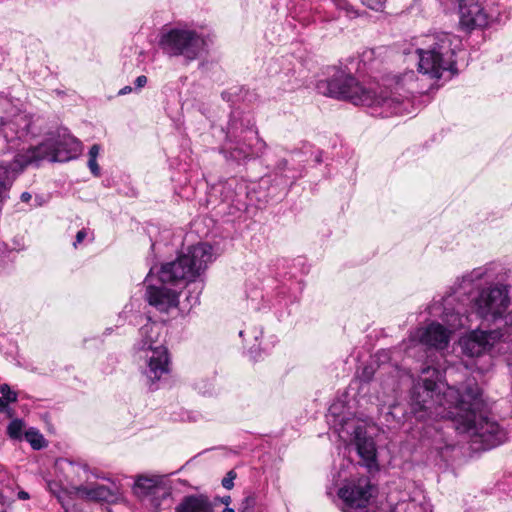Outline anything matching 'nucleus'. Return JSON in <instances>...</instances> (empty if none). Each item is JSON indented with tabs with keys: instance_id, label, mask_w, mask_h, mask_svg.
Here are the masks:
<instances>
[{
	"instance_id": "32",
	"label": "nucleus",
	"mask_w": 512,
	"mask_h": 512,
	"mask_svg": "<svg viewBox=\"0 0 512 512\" xmlns=\"http://www.w3.org/2000/svg\"><path fill=\"white\" fill-rule=\"evenodd\" d=\"M373 370L369 367H365L361 374V379L364 381H369L372 378Z\"/></svg>"
},
{
	"instance_id": "44",
	"label": "nucleus",
	"mask_w": 512,
	"mask_h": 512,
	"mask_svg": "<svg viewBox=\"0 0 512 512\" xmlns=\"http://www.w3.org/2000/svg\"><path fill=\"white\" fill-rule=\"evenodd\" d=\"M233 196L230 195V196H225V200H232Z\"/></svg>"
},
{
	"instance_id": "18",
	"label": "nucleus",
	"mask_w": 512,
	"mask_h": 512,
	"mask_svg": "<svg viewBox=\"0 0 512 512\" xmlns=\"http://www.w3.org/2000/svg\"><path fill=\"white\" fill-rule=\"evenodd\" d=\"M459 345L466 357L477 359L480 356V325H477L469 334L461 337Z\"/></svg>"
},
{
	"instance_id": "41",
	"label": "nucleus",
	"mask_w": 512,
	"mask_h": 512,
	"mask_svg": "<svg viewBox=\"0 0 512 512\" xmlns=\"http://www.w3.org/2000/svg\"><path fill=\"white\" fill-rule=\"evenodd\" d=\"M404 77L409 78V79H412V78L414 77V72H413V71H410V72L406 73V74L404 75Z\"/></svg>"
},
{
	"instance_id": "11",
	"label": "nucleus",
	"mask_w": 512,
	"mask_h": 512,
	"mask_svg": "<svg viewBox=\"0 0 512 512\" xmlns=\"http://www.w3.org/2000/svg\"><path fill=\"white\" fill-rule=\"evenodd\" d=\"M144 365L142 374L151 390L158 388L157 383L163 380L171 371V361L166 346L159 345L157 348L148 349L143 352Z\"/></svg>"
},
{
	"instance_id": "8",
	"label": "nucleus",
	"mask_w": 512,
	"mask_h": 512,
	"mask_svg": "<svg viewBox=\"0 0 512 512\" xmlns=\"http://www.w3.org/2000/svg\"><path fill=\"white\" fill-rule=\"evenodd\" d=\"M456 37L441 32L432 36V43L428 49H418L419 72L428 75L430 78L439 79L444 72L451 71L454 66L452 59V42Z\"/></svg>"
},
{
	"instance_id": "46",
	"label": "nucleus",
	"mask_w": 512,
	"mask_h": 512,
	"mask_svg": "<svg viewBox=\"0 0 512 512\" xmlns=\"http://www.w3.org/2000/svg\"><path fill=\"white\" fill-rule=\"evenodd\" d=\"M507 496L512 497V493H511V494H510V493H508V494H507Z\"/></svg>"
},
{
	"instance_id": "28",
	"label": "nucleus",
	"mask_w": 512,
	"mask_h": 512,
	"mask_svg": "<svg viewBox=\"0 0 512 512\" xmlns=\"http://www.w3.org/2000/svg\"><path fill=\"white\" fill-rule=\"evenodd\" d=\"M361 2L372 10L380 11L384 7L386 0H361Z\"/></svg>"
},
{
	"instance_id": "13",
	"label": "nucleus",
	"mask_w": 512,
	"mask_h": 512,
	"mask_svg": "<svg viewBox=\"0 0 512 512\" xmlns=\"http://www.w3.org/2000/svg\"><path fill=\"white\" fill-rule=\"evenodd\" d=\"M74 489L82 498L92 501L113 502L120 495V487L115 482H111L109 486L100 484L78 485Z\"/></svg>"
},
{
	"instance_id": "23",
	"label": "nucleus",
	"mask_w": 512,
	"mask_h": 512,
	"mask_svg": "<svg viewBox=\"0 0 512 512\" xmlns=\"http://www.w3.org/2000/svg\"><path fill=\"white\" fill-rule=\"evenodd\" d=\"M67 464V470L68 472L74 473L78 476L79 480H81L83 477L87 478L88 474V467L85 464H76L71 461H66Z\"/></svg>"
},
{
	"instance_id": "10",
	"label": "nucleus",
	"mask_w": 512,
	"mask_h": 512,
	"mask_svg": "<svg viewBox=\"0 0 512 512\" xmlns=\"http://www.w3.org/2000/svg\"><path fill=\"white\" fill-rule=\"evenodd\" d=\"M495 402L487 403L482 397V452L495 449L509 440V430L492 413Z\"/></svg>"
},
{
	"instance_id": "17",
	"label": "nucleus",
	"mask_w": 512,
	"mask_h": 512,
	"mask_svg": "<svg viewBox=\"0 0 512 512\" xmlns=\"http://www.w3.org/2000/svg\"><path fill=\"white\" fill-rule=\"evenodd\" d=\"M176 512H213L212 505L207 497L186 496L175 508Z\"/></svg>"
},
{
	"instance_id": "14",
	"label": "nucleus",
	"mask_w": 512,
	"mask_h": 512,
	"mask_svg": "<svg viewBox=\"0 0 512 512\" xmlns=\"http://www.w3.org/2000/svg\"><path fill=\"white\" fill-rule=\"evenodd\" d=\"M482 28L504 24L509 18L508 0L482 1Z\"/></svg>"
},
{
	"instance_id": "35",
	"label": "nucleus",
	"mask_w": 512,
	"mask_h": 512,
	"mask_svg": "<svg viewBox=\"0 0 512 512\" xmlns=\"http://www.w3.org/2000/svg\"><path fill=\"white\" fill-rule=\"evenodd\" d=\"M512 483V479H509V483H498L497 490L502 493H506V485H510Z\"/></svg>"
},
{
	"instance_id": "20",
	"label": "nucleus",
	"mask_w": 512,
	"mask_h": 512,
	"mask_svg": "<svg viewBox=\"0 0 512 512\" xmlns=\"http://www.w3.org/2000/svg\"><path fill=\"white\" fill-rule=\"evenodd\" d=\"M25 439L30 443L33 449L40 450L46 446V441L43 435L36 429L30 428L25 434Z\"/></svg>"
},
{
	"instance_id": "45",
	"label": "nucleus",
	"mask_w": 512,
	"mask_h": 512,
	"mask_svg": "<svg viewBox=\"0 0 512 512\" xmlns=\"http://www.w3.org/2000/svg\"><path fill=\"white\" fill-rule=\"evenodd\" d=\"M243 335H244V331H243V330H241V331L239 332V336H240V337H243Z\"/></svg>"
},
{
	"instance_id": "5",
	"label": "nucleus",
	"mask_w": 512,
	"mask_h": 512,
	"mask_svg": "<svg viewBox=\"0 0 512 512\" xmlns=\"http://www.w3.org/2000/svg\"><path fill=\"white\" fill-rule=\"evenodd\" d=\"M266 143L259 137L258 131L249 119L233 113L225 131V141L219 152L227 161L242 163L260 156Z\"/></svg>"
},
{
	"instance_id": "26",
	"label": "nucleus",
	"mask_w": 512,
	"mask_h": 512,
	"mask_svg": "<svg viewBox=\"0 0 512 512\" xmlns=\"http://www.w3.org/2000/svg\"><path fill=\"white\" fill-rule=\"evenodd\" d=\"M0 393L2 394V398H4L9 404L17 401V393L12 391L7 384L0 386Z\"/></svg>"
},
{
	"instance_id": "27",
	"label": "nucleus",
	"mask_w": 512,
	"mask_h": 512,
	"mask_svg": "<svg viewBox=\"0 0 512 512\" xmlns=\"http://www.w3.org/2000/svg\"><path fill=\"white\" fill-rule=\"evenodd\" d=\"M85 239L92 240L93 234L89 231V229L83 228L77 232L75 241L73 243L74 247H77L79 244L83 243Z\"/></svg>"
},
{
	"instance_id": "1",
	"label": "nucleus",
	"mask_w": 512,
	"mask_h": 512,
	"mask_svg": "<svg viewBox=\"0 0 512 512\" xmlns=\"http://www.w3.org/2000/svg\"><path fill=\"white\" fill-rule=\"evenodd\" d=\"M31 118L25 114H17L8 120H1L0 135L9 145L10 149L21 150L14 161L9 163L15 168L14 178L30 164H37L41 160L51 162H66L75 158L81 150V142L67 132L59 130L57 137H50L37 146H29L27 149L22 144L28 143L35 134L30 130Z\"/></svg>"
},
{
	"instance_id": "40",
	"label": "nucleus",
	"mask_w": 512,
	"mask_h": 512,
	"mask_svg": "<svg viewBox=\"0 0 512 512\" xmlns=\"http://www.w3.org/2000/svg\"><path fill=\"white\" fill-rule=\"evenodd\" d=\"M223 189H228V190H231L232 189V182H226L223 186H222Z\"/></svg>"
},
{
	"instance_id": "24",
	"label": "nucleus",
	"mask_w": 512,
	"mask_h": 512,
	"mask_svg": "<svg viewBox=\"0 0 512 512\" xmlns=\"http://www.w3.org/2000/svg\"><path fill=\"white\" fill-rule=\"evenodd\" d=\"M256 505V497L254 494H247L241 501L238 512H253Z\"/></svg>"
},
{
	"instance_id": "15",
	"label": "nucleus",
	"mask_w": 512,
	"mask_h": 512,
	"mask_svg": "<svg viewBox=\"0 0 512 512\" xmlns=\"http://www.w3.org/2000/svg\"><path fill=\"white\" fill-rule=\"evenodd\" d=\"M162 330L161 324L148 320L139 330L138 349L144 352L163 345L160 339Z\"/></svg>"
},
{
	"instance_id": "38",
	"label": "nucleus",
	"mask_w": 512,
	"mask_h": 512,
	"mask_svg": "<svg viewBox=\"0 0 512 512\" xmlns=\"http://www.w3.org/2000/svg\"><path fill=\"white\" fill-rule=\"evenodd\" d=\"M18 498L21 499V500H27L30 498L29 494L25 491H20L18 493Z\"/></svg>"
},
{
	"instance_id": "31",
	"label": "nucleus",
	"mask_w": 512,
	"mask_h": 512,
	"mask_svg": "<svg viewBox=\"0 0 512 512\" xmlns=\"http://www.w3.org/2000/svg\"><path fill=\"white\" fill-rule=\"evenodd\" d=\"M0 413H6V415L11 418L13 416V411L9 408V403L0 397Z\"/></svg>"
},
{
	"instance_id": "29",
	"label": "nucleus",
	"mask_w": 512,
	"mask_h": 512,
	"mask_svg": "<svg viewBox=\"0 0 512 512\" xmlns=\"http://www.w3.org/2000/svg\"><path fill=\"white\" fill-rule=\"evenodd\" d=\"M155 485L154 481L152 479H149L147 477H139L135 483V488H143L145 490L151 489Z\"/></svg>"
},
{
	"instance_id": "2",
	"label": "nucleus",
	"mask_w": 512,
	"mask_h": 512,
	"mask_svg": "<svg viewBox=\"0 0 512 512\" xmlns=\"http://www.w3.org/2000/svg\"><path fill=\"white\" fill-rule=\"evenodd\" d=\"M212 247L207 243H199L190 247L187 253L179 256L176 260L165 263L158 271L160 285L148 284L145 298L149 305L160 312H168L178 305V292L176 289L168 288L165 285L183 286L189 284V288L196 291L194 296L187 297L191 304H196L202 290V284L195 282L198 277L212 262Z\"/></svg>"
},
{
	"instance_id": "36",
	"label": "nucleus",
	"mask_w": 512,
	"mask_h": 512,
	"mask_svg": "<svg viewBox=\"0 0 512 512\" xmlns=\"http://www.w3.org/2000/svg\"><path fill=\"white\" fill-rule=\"evenodd\" d=\"M32 196L29 192H23L20 196V199L22 202H29L31 200Z\"/></svg>"
},
{
	"instance_id": "9",
	"label": "nucleus",
	"mask_w": 512,
	"mask_h": 512,
	"mask_svg": "<svg viewBox=\"0 0 512 512\" xmlns=\"http://www.w3.org/2000/svg\"><path fill=\"white\" fill-rule=\"evenodd\" d=\"M339 437L345 442H353L357 453L364 465L373 469L377 467L376 446L374 440L368 437L363 424L355 420L345 421L338 430Z\"/></svg>"
},
{
	"instance_id": "21",
	"label": "nucleus",
	"mask_w": 512,
	"mask_h": 512,
	"mask_svg": "<svg viewBox=\"0 0 512 512\" xmlns=\"http://www.w3.org/2000/svg\"><path fill=\"white\" fill-rule=\"evenodd\" d=\"M100 150V145L94 144L91 146L88 152V167L91 173L96 177L100 176V167L97 163V157L100 153Z\"/></svg>"
},
{
	"instance_id": "42",
	"label": "nucleus",
	"mask_w": 512,
	"mask_h": 512,
	"mask_svg": "<svg viewBox=\"0 0 512 512\" xmlns=\"http://www.w3.org/2000/svg\"><path fill=\"white\" fill-rule=\"evenodd\" d=\"M222 512H235V511L232 508L226 507V508L223 509Z\"/></svg>"
},
{
	"instance_id": "30",
	"label": "nucleus",
	"mask_w": 512,
	"mask_h": 512,
	"mask_svg": "<svg viewBox=\"0 0 512 512\" xmlns=\"http://www.w3.org/2000/svg\"><path fill=\"white\" fill-rule=\"evenodd\" d=\"M236 478V473L234 471H229L226 476L222 479V486L225 489H232L234 486V479Z\"/></svg>"
},
{
	"instance_id": "4",
	"label": "nucleus",
	"mask_w": 512,
	"mask_h": 512,
	"mask_svg": "<svg viewBox=\"0 0 512 512\" xmlns=\"http://www.w3.org/2000/svg\"><path fill=\"white\" fill-rule=\"evenodd\" d=\"M437 389V384L431 380H425L423 384V393L431 398L420 400V394L413 399V412L420 420L426 418L449 419L453 422L455 429L459 433L476 432V414L477 401L468 402L461 398L460 393L453 387H447L443 392L436 394L434 400L433 393Z\"/></svg>"
},
{
	"instance_id": "43",
	"label": "nucleus",
	"mask_w": 512,
	"mask_h": 512,
	"mask_svg": "<svg viewBox=\"0 0 512 512\" xmlns=\"http://www.w3.org/2000/svg\"><path fill=\"white\" fill-rule=\"evenodd\" d=\"M152 272H153V268H151V269H150V273L147 275L146 280H145L146 282H148V281H149V277H150V274H151Z\"/></svg>"
},
{
	"instance_id": "39",
	"label": "nucleus",
	"mask_w": 512,
	"mask_h": 512,
	"mask_svg": "<svg viewBox=\"0 0 512 512\" xmlns=\"http://www.w3.org/2000/svg\"><path fill=\"white\" fill-rule=\"evenodd\" d=\"M221 502L225 505H229L231 503V497L230 496H225L221 499Z\"/></svg>"
},
{
	"instance_id": "19",
	"label": "nucleus",
	"mask_w": 512,
	"mask_h": 512,
	"mask_svg": "<svg viewBox=\"0 0 512 512\" xmlns=\"http://www.w3.org/2000/svg\"><path fill=\"white\" fill-rule=\"evenodd\" d=\"M15 168L10 164L0 163V204L8 197L9 189L14 181Z\"/></svg>"
},
{
	"instance_id": "16",
	"label": "nucleus",
	"mask_w": 512,
	"mask_h": 512,
	"mask_svg": "<svg viewBox=\"0 0 512 512\" xmlns=\"http://www.w3.org/2000/svg\"><path fill=\"white\" fill-rule=\"evenodd\" d=\"M480 16V3L478 0H460L459 2V25L466 32L477 27V20Z\"/></svg>"
},
{
	"instance_id": "34",
	"label": "nucleus",
	"mask_w": 512,
	"mask_h": 512,
	"mask_svg": "<svg viewBox=\"0 0 512 512\" xmlns=\"http://www.w3.org/2000/svg\"><path fill=\"white\" fill-rule=\"evenodd\" d=\"M134 83L136 88H142L147 84V77L144 75H140L136 78Z\"/></svg>"
},
{
	"instance_id": "37",
	"label": "nucleus",
	"mask_w": 512,
	"mask_h": 512,
	"mask_svg": "<svg viewBox=\"0 0 512 512\" xmlns=\"http://www.w3.org/2000/svg\"><path fill=\"white\" fill-rule=\"evenodd\" d=\"M132 91V88L130 86H125L122 89L119 90V95H126Z\"/></svg>"
},
{
	"instance_id": "7",
	"label": "nucleus",
	"mask_w": 512,
	"mask_h": 512,
	"mask_svg": "<svg viewBox=\"0 0 512 512\" xmlns=\"http://www.w3.org/2000/svg\"><path fill=\"white\" fill-rule=\"evenodd\" d=\"M169 56H182L187 61L197 59L207 47L206 37L187 25H178L163 31L159 41Z\"/></svg>"
},
{
	"instance_id": "6",
	"label": "nucleus",
	"mask_w": 512,
	"mask_h": 512,
	"mask_svg": "<svg viewBox=\"0 0 512 512\" xmlns=\"http://www.w3.org/2000/svg\"><path fill=\"white\" fill-rule=\"evenodd\" d=\"M442 319L448 325L449 329L437 322H431L427 326L419 327L409 335V349L412 345L422 344L428 348L437 350L445 349L450 341V334L453 330L468 327L469 316H464L459 310L456 312L444 308Z\"/></svg>"
},
{
	"instance_id": "25",
	"label": "nucleus",
	"mask_w": 512,
	"mask_h": 512,
	"mask_svg": "<svg viewBox=\"0 0 512 512\" xmlns=\"http://www.w3.org/2000/svg\"><path fill=\"white\" fill-rule=\"evenodd\" d=\"M338 9L343 10L347 17L353 18L357 16L356 10L348 2V0H333Z\"/></svg>"
},
{
	"instance_id": "33",
	"label": "nucleus",
	"mask_w": 512,
	"mask_h": 512,
	"mask_svg": "<svg viewBox=\"0 0 512 512\" xmlns=\"http://www.w3.org/2000/svg\"><path fill=\"white\" fill-rule=\"evenodd\" d=\"M57 497L61 501V504L66 512H81L75 505H69L68 503L63 502L60 496Z\"/></svg>"
},
{
	"instance_id": "22",
	"label": "nucleus",
	"mask_w": 512,
	"mask_h": 512,
	"mask_svg": "<svg viewBox=\"0 0 512 512\" xmlns=\"http://www.w3.org/2000/svg\"><path fill=\"white\" fill-rule=\"evenodd\" d=\"M23 428L24 422L22 420L13 419L7 427V434L11 439H21Z\"/></svg>"
},
{
	"instance_id": "3",
	"label": "nucleus",
	"mask_w": 512,
	"mask_h": 512,
	"mask_svg": "<svg viewBox=\"0 0 512 512\" xmlns=\"http://www.w3.org/2000/svg\"><path fill=\"white\" fill-rule=\"evenodd\" d=\"M317 89L325 96L366 106L371 115L377 117L402 115L410 105L407 97L396 96L391 90L380 86L366 87L342 70L336 71L330 79L319 81Z\"/></svg>"
},
{
	"instance_id": "12",
	"label": "nucleus",
	"mask_w": 512,
	"mask_h": 512,
	"mask_svg": "<svg viewBox=\"0 0 512 512\" xmlns=\"http://www.w3.org/2000/svg\"><path fill=\"white\" fill-rule=\"evenodd\" d=\"M457 295L461 298L462 306L469 307L470 311L469 323L472 318L480 319V271L475 269L470 274L463 276L458 289ZM459 311L460 308L458 309ZM462 315L466 314L460 312Z\"/></svg>"
}]
</instances>
